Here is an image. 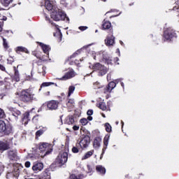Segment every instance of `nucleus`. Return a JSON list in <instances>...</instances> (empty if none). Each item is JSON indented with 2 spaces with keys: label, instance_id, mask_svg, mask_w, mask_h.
<instances>
[{
  "label": "nucleus",
  "instance_id": "1",
  "mask_svg": "<svg viewBox=\"0 0 179 179\" xmlns=\"http://www.w3.org/2000/svg\"><path fill=\"white\" fill-rule=\"evenodd\" d=\"M50 16L52 19L56 22L59 20H66V22H69V17H66V14L58 8H55V10L51 13Z\"/></svg>",
  "mask_w": 179,
  "mask_h": 179
},
{
  "label": "nucleus",
  "instance_id": "2",
  "mask_svg": "<svg viewBox=\"0 0 179 179\" xmlns=\"http://www.w3.org/2000/svg\"><path fill=\"white\" fill-rule=\"evenodd\" d=\"M20 99L22 101L28 103L31 101V100H34V94H32L30 90H24L21 93Z\"/></svg>",
  "mask_w": 179,
  "mask_h": 179
},
{
  "label": "nucleus",
  "instance_id": "3",
  "mask_svg": "<svg viewBox=\"0 0 179 179\" xmlns=\"http://www.w3.org/2000/svg\"><path fill=\"white\" fill-rule=\"evenodd\" d=\"M89 145H90V136L88 135L81 137L80 141L77 143V147L81 148V149H86Z\"/></svg>",
  "mask_w": 179,
  "mask_h": 179
},
{
  "label": "nucleus",
  "instance_id": "4",
  "mask_svg": "<svg viewBox=\"0 0 179 179\" xmlns=\"http://www.w3.org/2000/svg\"><path fill=\"white\" fill-rule=\"evenodd\" d=\"M21 170H22V166H20L19 164H15L13 172H8L6 174V178L10 179V178H13V177H15V178H17V177H19V174H20Z\"/></svg>",
  "mask_w": 179,
  "mask_h": 179
},
{
  "label": "nucleus",
  "instance_id": "5",
  "mask_svg": "<svg viewBox=\"0 0 179 179\" xmlns=\"http://www.w3.org/2000/svg\"><path fill=\"white\" fill-rule=\"evenodd\" d=\"M39 150L44 152V156H47L52 152V145L48 143H39Z\"/></svg>",
  "mask_w": 179,
  "mask_h": 179
},
{
  "label": "nucleus",
  "instance_id": "6",
  "mask_svg": "<svg viewBox=\"0 0 179 179\" xmlns=\"http://www.w3.org/2000/svg\"><path fill=\"white\" fill-rule=\"evenodd\" d=\"M90 68H92L94 71H99V76H104L107 73V68L100 63H96L92 66H90Z\"/></svg>",
  "mask_w": 179,
  "mask_h": 179
},
{
  "label": "nucleus",
  "instance_id": "7",
  "mask_svg": "<svg viewBox=\"0 0 179 179\" xmlns=\"http://www.w3.org/2000/svg\"><path fill=\"white\" fill-rule=\"evenodd\" d=\"M68 162V152L65 151H61L56 159V163L59 166H64L65 163Z\"/></svg>",
  "mask_w": 179,
  "mask_h": 179
},
{
  "label": "nucleus",
  "instance_id": "8",
  "mask_svg": "<svg viewBox=\"0 0 179 179\" xmlns=\"http://www.w3.org/2000/svg\"><path fill=\"white\" fill-rule=\"evenodd\" d=\"M164 37L166 41H171L174 37H177L176 31L171 28H167L164 31Z\"/></svg>",
  "mask_w": 179,
  "mask_h": 179
},
{
  "label": "nucleus",
  "instance_id": "9",
  "mask_svg": "<svg viewBox=\"0 0 179 179\" xmlns=\"http://www.w3.org/2000/svg\"><path fill=\"white\" fill-rule=\"evenodd\" d=\"M44 169V164L41 162H34L32 166V170L34 173H40Z\"/></svg>",
  "mask_w": 179,
  "mask_h": 179
},
{
  "label": "nucleus",
  "instance_id": "10",
  "mask_svg": "<svg viewBox=\"0 0 179 179\" xmlns=\"http://www.w3.org/2000/svg\"><path fill=\"white\" fill-rule=\"evenodd\" d=\"M45 6L47 9V10H51V12H54L55 9H57V6L54 5V1L51 0H46L45 2Z\"/></svg>",
  "mask_w": 179,
  "mask_h": 179
},
{
  "label": "nucleus",
  "instance_id": "11",
  "mask_svg": "<svg viewBox=\"0 0 179 179\" xmlns=\"http://www.w3.org/2000/svg\"><path fill=\"white\" fill-rule=\"evenodd\" d=\"M105 44H106V45H108V47L114 45V44H115V37H114V36H113L112 34L108 35L106 39H105Z\"/></svg>",
  "mask_w": 179,
  "mask_h": 179
},
{
  "label": "nucleus",
  "instance_id": "12",
  "mask_svg": "<svg viewBox=\"0 0 179 179\" xmlns=\"http://www.w3.org/2000/svg\"><path fill=\"white\" fill-rule=\"evenodd\" d=\"M58 104H59V103L55 100H52L49 102H48V108L49 110H57L58 108Z\"/></svg>",
  "mask_w": 179,
  "mask_h": 179
},
{
  "label": "nucleus",
  "instance_id": "13",
  "mask_svg": "<svg viewBox=\"0 0 179 179\" xmlns=\"http://www.w3.org/2000/svg\"><path fill=\"white\" fill-rule=\"evenodd\" d=\"M33 110H34V108L31 109V112H27L23 115L22 124H24V125H27V124H29V121H30V114Z\"/></svg>",
  "mask_w": 179,
  "mask_h": 179
},
{
  "label": "nucleus",
  "instance_id": "14",
  "mask_svg": "<svg viewBox=\"0 0 179 179\" xmlns=\"http://www.w3.org/2000/svg\"><path fill=\"white\" fill-rule=\"evenodd\" d=\"M10 145L8 141H0V152H5V150H8L9 149Z\"/></svg>",
  "mask_w": 179,
  "mask_h": 179
},
{
  "label": "nucleus",
  "instance_id": "15",
  "mask_svg": "<svg viewBox=\"0 0 179 179\" xmlns=\"http://www.w3.org/2000/svg\"><path fill=\"white\" fill-rule=\"evenodd\" d=\"M75 76V71H71L67 72L62 78H60V80H68Z\"/></svg>",
  "mask_w": 179,
  "mask_h": 179
},
{
  "label": "nucleus",
  "instance_id": "16",
  "mask_svg": "<svg viewBox=\"0 0 179 179\" xmlns=\"http://www.w3.org/2000/svg\"><path fill=\"white\" fill-rule=\"evenodd\" d=\"M103 62H106V64H108V65H110L112 64V59H111V57L108 56V55H107V52H103Z\"/></svg>",
  "mask_w": 179,
  "mask_h": 179
},
{
  "label": "nucleus",
  "instance_id": "17",
  "mask_svg": "<svg viewBox=\"0 0 179 179\" xmlns=\"http://www.w3.org/2000/svg\"><path fill=\"white\" fill-rule=\"evenodd\" d=\"M13 69L15 73L13 80H15V82H20V74L19 73V70H17V68H16V66H14Z\"/></svg>",
  "mask_w": 179,
  "mask_h": 179
},
{
  "label": "nucleus",
  "instance_id": "18",
  "mask_svg": "<svg viewBox=\"0 0 179 179\" xmlns=\"http://www.w3.org/2000/svg\"><path fill=\"white\" fill-rule=\"evenodd\" d=\"M115 86H117V84L114 81L110 82L106 87V90L104 92V93L111 92V90H113L115 87Z\"/></svg>",
  "mask_w": 179,
  "mask_h": 179
},
{
  "label": "nucleus",
  "instance_id": "19",
  "mask_svg": "<svg viewBox=\"0 0 179 179\" xmlns=\"http://www.w3.org/2000/svg\"><path fill=\"white\" fill-rule=\"evenodd\" d=\"M8 158L10 160H17V152L16 150H10L8 152Z\"/></svg>",
  "mask_w": 179,
  "mask_h": 179
},
{
  "label": "nucleus",
  "instance_id": "20",
  "mask_svg": "<svg viewBox=\"0 0 179 179\" xmlns=\"http://www.w3.org/2000/svg\"><path fill=\"white\" fill-rule=\"evenodd\" d=\"M39 45L41 47L43 52L45 54H47V55H48V52L50 50H51V48H50V45H47L43 43H39Z\"/></svg>",
  "mask_w": 179,
  "mask_h": 179
},
{
  "label": "nucleus",
  "instance_id": "21",
  "mask_svg": "<svg viewBox=\"0 0 179 179\" xmlns=\"http://www.w3.org/2000/svg\"><path fill=\"white\" fill-rule=\"evenodd\" d=\"M101 145V138L100 137H96L94 140V149H99Z\"/></svg>",
  "mask_w": 179,
  "mask_h": 179
},
{
  "label": "nucleus",
  "instance_id": "22",
  "mask_svg": "<svg viewBox=\"0 0 179 179\" xmlns=\"http://www.w3.org/2000/svg\"><path fill=\"white\" fill-rule=\"evenodd\" d=\"M15 52H17V54H20V52H26V54H29V50L23 46H17L15 48Z\"/></svg>",
  "mask_w": 179,
  "mask_h": 179
},
{
  "label": "nucleus",
  "instance_id": "23",
  "mask_svg": "<svg viewBox=\"0 0 179 179\" xmlns=\"http://www.w3.org/2000/svg\"><path fill=\"white\" fill-rule=\"evenodd\" d=\"M96 170L97 173L99 174H101L102 176H104L106 174V168L101 165H98L96 166Z\"/></svg>",
  "mask_w": 179,
  "mask_h": 179
},
{
  "label": "nucleus",
  "instance_id": "24",
  "mask_svg": "<svg viewBox=\"0 0 179 179\" xmlns=\"http://www.w3.org/2000/svg\"><path fill=\"white\" fill-rule=\"evenodd\" d=\"M102 27L103 30H108V29L111 28V22H110V21L103 20Z\"/></svg>",
  "mask_w": 179,
  "mask_h": 179
},
{
  "label": "nucleus",
  "instance_id": "25",
  "mask_svg": "<svg viewBox=\"0 0 179 179\" xmlns=\"http://www.w3.org/2000/svg\"><path fill=\"white\" fill-rule=\"evenodd\" d=\"M42 178L44 179H50L51 173H50V170L46 169L45 171L42 173Z\"/></svg>",
  "mask_w": 179,
  "mask_h": 179
},
{
  "label": "nucleus",
  "instance_id": "26",
  "mask_svg": "<svg viewBox=\"0 0 179 179\" xmlns=\"http://www.w3.org/2000/svg\"><path fill=\"white\" fill-rule=\"evenodd\" d=\"M75 123V117L73 115H69L66 118V124L71 125Z\"/></svg>",
  "mask_w": 179,
  "mask_h": 179
},
{
  "label": "nucleus",
  "instance_id": "27",
  "mask_svg": "<svg viewBox=\"0 0 179 179\" xmlns=\"http://www.w3.org/2000/svg\"><path fill=\"white\" fill-rule=\"evenodd\" d=\"M75 104V101L73 99H69V101L66 102V107L69 110H72Z\"/></svg>",
  "mask_w": 179,
  "mask_h": 179
},
{
  "label": "nucleus",
  "instance_id": "28",
  "mask_svg": "<svg viewBox=\"0 0 179 179\" xmlns=\"http://www.w3.org/2000/svg\"><path fill=\"white\" fill-rule=\"evenodd\" d=\"M12 115H13V117H15V119L17 120L19 118V117H20V115H22V113L20 112V110H19L17 109H14L12 111Z\"/></svg>",
  "mask_w": 179,
  "mask_h": 179
},
{
  "label": "nucleus",
  "instance_id": "29",
  "mask_svg": "<svg viewBox=\"0 0 179 179\" xmlns=\"http://www.w3.org/2000/svg\"><path fill=\"white\" fill-rule=\"evenodd\" d=\"M55 37H58L59 43L62 41V33H61V30L57 28V31L54 34Z\"/></svg>",
  "mask_w": 179,
  "mask_h": 179
},
{
  "label": "nucleus",
  "instance_id": "30",
  "mask_svg": "<svg viewBox=\"0 0 179 179\" xmlns=\"http://www.w3.org/2000/svg\"><path fill=\"white\" fill-rule=\"evenodd\" d=\"M94 153V150L88 151L85 155L83 157L82 160H86V159H89L91 156Z\"/></svg>",
  "mask_w": 179,
  "mask_h": 179
},
{
  "label": "nucleus",
  "instance_id": "31",
  "mask_svg": "<svg viewBox=\"0 0 179 179\" xmlns=\"http://www.w3.org/2000/svg\"><path fill=\"white\" fill-rule=\"evenodd\" d=\"M6 129V124L3 120H0V132H5Z\"/></svg>",
  "mask_w": 179,
  "mask_h": 179
},
{
  "label": "nucleus",
  "instance_id": "32",
  "mask_svg": "<svg viewBox=\"0 0 179 179\" xmlns=\"http://www.w3.org/2000/svg\"><path fill=\"white\" fill-rule=\"evenodd\" d=\"M47 69V67L42 66L38 69V73H42L43 76H45V71Z\"/></svg>",
  "mask_w": 179,
  "mask_h": 179
},
{
  "label": "nucleus",
  "instance_id": "33",
  "mask_svg": "<svg viewBox=\"0 0 179 179\" xmlns=\"http://www.w3.org/2000/svg\"><path fill=\"white\" fill-rule=\"evenodd\" d=\"M99 108H100L103 111H106L107 110V106H106V103H104V102L99 103Z\"/></svg>",
  "mask_w": 179,
  "mask_h": 179
},
{
  "label": "nucleus",
  "instance_id": "34",
  "mask_svg": "<svg viewBox=\"0 0 179 179\" xmlns=\"http://www.w3.org/2000/svg\"><path fill=\"white\" fill-rule=\"evenodd\" d=\"M10 132H12V126L10 125H6V129L4 131V134H6V135H9V134H10Z\"/></svg>",
  "mask_w": 179,
  "mask_h": 179
},
{
  "label": "nucleus",
  "instance_id": "35",
  "mask_svg": "<svg viewBox=\"0 0 179 179\" xmlns=\"http://www.w3.org/2000/svg\"><path fill=\"white\" fill-rule=\"evenodd\" d=\"M69 178L70 179H82L83 178V175L80 174V175L76 176L75 174H71L69 176Z\"/></svg>",
  "mask_w": 179,
  "mask_h": 179
},
{
  "label": "nucleus",
  "instance_id": "36",
  "mask_svg": "<svg viewBox=\"0 0 179 179\" xmlns=\"http://www.w3.org/2000/svg\"><path fill=\"white\" fill-rule=\"evenodd\" d=\"M80 149H82L81 147H78V143H76V146L72 148V152L73 153H79Z\"/></svg>",
  "mask_w": 179,
  "mask_h": 179
},
{
  "label": "nucleus",
  "instance_id": "37",
  "mask_svg": "<svg viewBox=\"0 0 179 179\" xmlns=\"http://www.w3.org/2000/svg\"><path fill=\"white\" fill-rule=\"evenodd\" d=\"M12 1L13 0H1V3H2L3 6H9Z\"/></svg>",
  "mask_w": 179,
  "mask_h": 179
},
{
  "label": "nucleus",
  "instance_id": "38",
  "mask_svg": "<svg viewBox=\"0 0 179 179\" xmlns=\"http://www.w3.org/2000/svg\"><path fill=\"white\" fill-rule=\"evenodd\" d=\"M108 139H110V136H106L103 138V145L105 149H107V146H108Z\"/></svg>",
  "mask_w": 179,
  "mask_h": 179
},
{
  "label": "nucleus",
  "instance_id": "39",
  "mask_svg": "<svg viewBox=\"0 0 179 179\" xmlns=\"http://www.w3.org/2000/svg\"><path fill=\"white\" fill-rule=\"evenodd\" d=\"M51 85H55V83H51V82H50V83H43L41 84V88L39 89V90H41L42 87H47L48 86H51Z\"/></svg>",
  "mask_w": 179,
  "mask_h": 179
},
{
  "label": "nucleus",
  "instance_id": "40",
  "mask_svg": "<svg viewBox=\"0 0 179 179\" xmlns=\"http://www.w3.org/2000/svg\"><path fill=\"white\" fill-rule=\"evenodd\" d=\"M75 92V86H70L69 87V94H68V97H70L71 94H72Z\"/></svg>",
  "mask_w": 179,
  "mask_h": 179
},
{
  "label": "nucleus",
  "instance_id": "41",
  "mask_svg": "<svg viewBox=\"0 0 179 179\" xmlns=\"http://www.w3.org/2000/svg\"><path fill=\"white\" fill-rule=\"evenodd\" d=\"M43 134H44V131L43 129L38 130L36 132V138H38V136H41V135H43Z\"/></svg>",
  "mask_w": 179,
  "mask_h": 179
},
{
  "label": "nucleus",
  "instance_id": "42",
  "mask_svg": "<svg viewBox=\"0 0 179 179\" xmlns=\"http://www.w3.org/2000/svg\"><path fill=\"white\" fill-rule=\"evenodd\" d=\"M105 128L106 132H110L111 131V125H110L108 123L105 124Z\"/></svg>",
  "mask_w": 179,
  "mask_h": 179
},
{
  "label": "nucleus",
  "instance_id": "43",
  "mask_svg": "<svg viewBox=\"0 0 179 179\" xmlns=\"http://www.w3.org/2000/svg\"><path fill=\"white\" fill-rule=\"evenodd\" d=\"M3 45L6 50L9 48V45H8V42H6V39L3 38Z\"/></svg>",
  "mask_w": 179,
  "mask_h": 179
},
{
  "label": "nucleus",
  "instance_id": "44",
  "mask_svg": "<svg viewBox=\"0 0 179 179\" xmlns=\"http://www.w3.org/2000/svg\"><path fill=\"white\" fill-rule=\"evenodd\" d=\"M80 124H82V125H87V122H89L87 121V119L83 118L80 120Z\"/></svg>",
  "mask_w": 179,
  "mask_h": 179
},
{
  "label": "nucleus",
  "instance_id": "45",
  "mask_svg": "<svg viewBox=\"0 0 179 179\" xmlns=\"http://www.w3.org/2000/svg\"><path fill=\"white\" fill-rule=\"evenodd\" d=\"M5 117V112L3 110L0 108V118H3Z\"/></svg>",
  "mask_w": 179,
  "mask_h": 179
},
{
  "label": "nucleus",
  "instance_id": "46",
  "mask_svg": "<svg viewBox=\"0 0 179 179\" xmlns=\"http://www.w3.org/2000/svg\"><path fill=\"white\" fill-rule=\"evenodd\" d=\"M80 50L76 51V52H74V53L71 56V58H73V57H76V55H78V54H80Z\"/></svg>",
  "mask_w": 179,
  "mask_h": 179
},
{
  "label": "nucleus",
  "instance_id": "47",
  "mask_svg": "<svg viewBox=\"0 0 179 179\" xmlns=\"http://www.w3.org/2000/svg\"><path fill=\"white\" fill-rule=\"evenodd\" d=\"M33 79V71H31V76L27 77V80H31Z\"/></svg>",
  "mask_w": 179,
  "mask_h": 179
},
{
  "label": "nucleus",
  "instance_id": "48",
  "mask_svg": "<svg viewBox=\"0 0 179 179\" xmlns=\"http://www.w3.org/2000/svg\"><path fill=\"white\" fill-rule=\"evenodd\" d=\"M87 27H85V26L79 27V30H81V31H85V30H87Z\"/></svg>",
  "mask_w": 179,
  "mask_h": 179
},
{
  "label": "nucleus",
  "instance_id": "49",
  "mask_svg": "<svg viewBox=\"0 0 179 179\" xmlns=\"http://www.w3.org/2000/svg\"><path fill=\"white\" fill-rule=\"evenodd\" d=\"M24 166H25V167H27V169H29V167H30V166H31V164L30 163V162L27 161L25 162Z\"/></svg>",
  "mask_w": 179,
  "mask_h": 179
},
{
  "label": "nucleus",
  "instance_id": "50",
  "mask_svg": "<svg viewBox=\"0 0 179 179\" xmlns=\"http://www.w3.org/2000/svg\"><path fill=\"white\" fill-rule=\"evenodd\" d=\"M3 30V21H0V33Z\"/></svg>",
  "mask_w": 179,
  "mask_h": 179
},
{
  "label": "nucleus",
  "instance_id": "51",
  "mask_svg": "<svg viewBox=\"0 0 179 179\" xmlns=\"http://www.w3.org/2000/svg\"><path fill=\"white\" fill-rule=\"evenodd\" d=\"M8 64H12L13 62H15V60L13 59V58L10 57L9 59H7Z\"/></svg>",
  "mask_w": 179,
  "mask_h": 179
},
{
  "label": "nucleus",
  "instance_id": "52",
  "mask_svg": "<svg viewBox=\"0 0 179 179\" xmlns=\"http://www.w3.org/2000/svg\"><path fill=\"white\" fill-rule=\"evenodd\" d=\"M45 17L46 20H49V22H50V23H51V24L57 27V25H55V24L54 22L50 21V18L47 16V15L45 14Z\"/></svg>",
  "mask_w": 179,
  "mask_h": 179
},
{
  "label": "nucleus",
  "instance_id": "53",
  "mask_svg": "<svg viewBox=\"0 0 179 179\" xmlns=\"http://www.w3.org/2000/svg\"><path fill=\"white\" fill-rule=\"evenodd\" d=\"M87 115H88V116L93 115V110H87Z\"/></svg>",
  "mask_w": 179,
  "mask_h": 179
},
{
  "label": "nucleus",
  "instance_id": "54",
  "mask_svg": "<svg viewBox=\"0 0 179 179\" xmlns=\"http://www.w3.org/2000/svg\"><path fill=\"white\" fill-rule=\"evenodd\" d=\"M100 85V83H95L94 84V89H100V87L99 86Z\"/></svg>",
  "mask_w": 179,
  "mask_h": 179
},
{
  "label": "nucleus",
  "instance_id": "55",
  "mask_svg": "<svg viewBox=\"0 0 179 179\" xmlns=\"http://www.w3.org/2000/svg\"><path fill=\"white\" fill-rule=\"evenodd\" d=\"M32 120L34 122H36L37 121H38V115L34 116L32 119Z\"/></svg>",
  "mask_w": 179,
  "mask_h": 179
},
{
  "label": "nucleus",
  "instance_id": "56",
  "mask_svg": "<svg viewBox=\"0 0 179 179\" xmlns=\"http://www.w3.org/2000/svg\"><path fill=\"white\" fill-rule=\"evenodd\" d=\"M122 78L117 79V80H115V83H116V85H117V83H120V82H122Z\"/></svg>",
  "mask_w": 179,
  "mask_h": 179
},
{
  "label": "nucleus",
  "instance_id": "57",
  "mask_svg": "<svg viewBox=\"0 0 179 179\" xmlns=\"http://www.w3.org/2000/svg\"><path fill=\"white\" fill-rule=\"evenodd\" d=\"M73 129L74 131H78L79 130V126H73Z\"/></svg>",
  "mask_w": 179,
  "mask_h": 179
},
{
  "label": "nucleus",
  "instance_id": "58",
  "mask_svg": "<svg viewBox=\"0 0 179 179\" xmlns=\"http://www.w3.org/2000/svg\"><path fill=\"white\" fill-rule=\"evenodd\" d=\"M0 20H3L6 22V20H8V17L6 16H3L2 18L0 19Z\"/></svg>",
  "mask_w": 179,
  "mask_h": 179
},
{
  "label": "nucleus",
  "instance_id": "59",
  "mask_svg": "<svg viewBox=\"0 0 179 179\" xmlns=\"http://www.w3.org/2000/svg\"><path fill=\"white\" fill-rule=\"evenodd\" d=\"M0 69H1V71H5L6 69H5V66L3 65L0 64Z\"/></svg>",
  "mask_w": 179,
  "mask_h": 179
},
{
  "label": "nucleus",
  "instance_id": "60",
  "mask_svg": "<svg viewBox=\"0 0 179 179\" xmlns=\"http://www.w3.org/2000/svg\"><path fill=\"white\" fill-rule=\"evenodd\" d=\"M91 45H85L84 46L82 50H87L90 47Z\"/></svg>",
  "mask_w": 179,
  "mask_h": 179
},
{
  "label": "nucleus",
  "instance_id": "61",
  "mask_svg": "<svg viewBox=\"0 0 179 179\" xmlns=\"http://www.w3.org/2000/svg\"><path fill=\"white\" fill-rule=\"evenodd\" d=\"M79 61L80 60H78V59H76L75 61H74V64H76V65H79Z\"/></svg>",
  "mask_w": 179,
  "mask_h": 179
},
{
  "label": "nucleus",
  "instance_id": "62",
  "mask_svg": "<svg viewBox=\"0 0 179 179\" xmlns=\"http://www.w3.org/2000/svg\"><path fill=\"white\" fill-rule=\"evenodd\" d=\"M87 120H88V121H92L93 120V117L88 116Z\"/></svg>",
  "mask_w": 179,
  "mask_h": 179
},
{
  "label": "nucleus",
  "instance_id": "63",
  "mask_svg": "<svg viewBox=\"0 0 179 179\" xmlns=\"http://www.w3.org/2000/svg\"><path fill=\"white\" fill-rule=\"evenodd\" d=\"M107 79H108V80H110V79H111V74H108Z\"/></svg>",
  "mask_w": 179,
  "mask_h": 179
},
{
  "label": "nucleus",
  "instance_id": "64",
  "mask_svg": "<svg viewBox=\"0 0 179 179\" xmlns=\"http://www.w3.org/2000/svg\"><path fill=\"white\" fill-rule=\"evenodd\" d=\"M87 169L90 173L92 171V168L90 167V165H87Z\"/></svg>",
  "mask_w": 179,
  "mask_h": 179
}]
</instances>
